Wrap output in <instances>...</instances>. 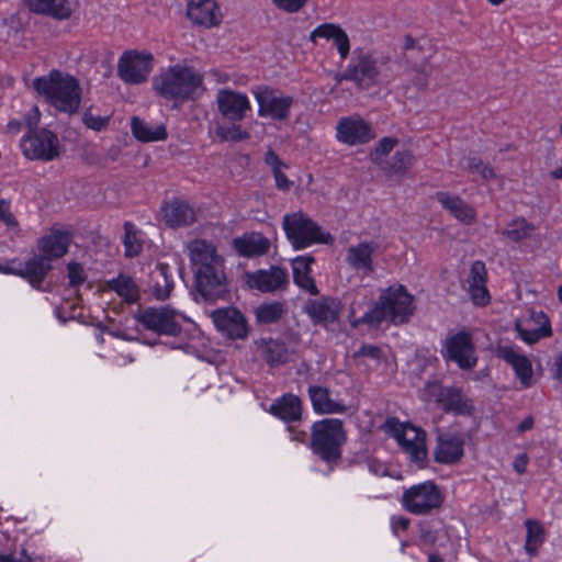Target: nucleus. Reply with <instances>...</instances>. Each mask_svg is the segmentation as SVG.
<instances>
[{"instance_id": "4d7b16f0", "label": "nucleus", "mask_w": 562, "mask_h": 562, "mask_svg": "<svg viewBox=\"0 0 562 562\" xmlns=\"http://www.w3.org/2000/svg\"><path fill=\"white\" fill-rule=\"evenodd\" d=\"M272 4L286 13H296L302 10L308 0H270Z\"/></svg>"}, {"instance_id": "79ce46f5", "label": "nucleus", "mask_w": 562, "mask_h": 562, "mask_svg": "<svg viewBox=\"0 0 562 562\" xmlns=\"http://www.w3.org/2000/svg\"><path fill=\"white\" fill-rule=\"evenodd\" d=\"M124 229L125 234L123 243L125 246V255L127 257H135L142 251L143 248V241L139 237V232L130 222L124 224Z\"/></svg>"}, {"instance_id": "ea45409f", "label": "nucleus", "mask_w": 562, "mask_h": 562, "mask_svg": "<svg viewBox=\"0 0 562 562\" xmlns=\"http://www.w3.org/2000/svg\"><path fill=\"white\" fill-rule=\"evenodd\" d=\"M535 231V226L528 223L524 217L513 218L501 234L510 241L518 243L528 238Z\"/></svg>"}, {"instance_id": "052dcab7", "label": "nucleus", "mask_w": 562, "mask_h": 562, "mask_svg": "<svg viewBox=\"0 0 562 562\" xmlns=\"http://www.w3.org/2000/svg\"><path fill=\"white\" fill-rule=\"evenodd\" d=\"M360 305H361V302H356V301H353L350 304L349 318L353 326H357L360 323H369L368 321H362L363 314L358 315Z\"/></svg>"}, {"instance_id": "412c9836", "label": "nucleus", "mask_w": 562, "mask_h": 562, "mask_svg": "<svg viewBox=\"0 0 562 562\" xmlns=\"http://www.w3.org/2000/svg\"><path fill=\"white\" fill-rule=\"evenodd\" d=\"M187 18L195 25L213 27L222 22L223 14L215 0H186Z\"/></svg>"}, {"instance_id": "13d9d810", "label": "nucleus", "mask_w": 562, "mask_h": 562, "mask_svg": "<svg viewBox=\"0 0 562 562\" xmlns=\"http://www.w3.org/2000/svg\"><path fill=\"white\" fill-rule=\"evenodd\" d=\"M416 90H424L428 85V75L420 68H414L408 74Z\"/></svg>"}, {"instance_id": "49530a36", "label": "nucleus", "mask_w": 562, "mask_h": 562, "mask_svg": "<svg viewBox=\"0 0 562 562\" xmlns=\"http://www.w3.org/2000/svg\"><path fill=\"white\" fill-rule=\"evenodd\" d=\"M157 273L159 277L162 278L164 283L160 284L159 282H156L154 286V295L158 300H166L169 297L172 288H173V281L169 279V267L166 263H159L157 266Z\"/></svg>"}, {"instance_id": "4468645a", "label": "nucleus", "mask_w": 562, "mask_h": 562, "mask_svg": "<svg viewBox=\"0 0 562 562\" xmlns=\"http://www.w3.org/2000/svg\"><path fill=\"white\" fill-rule=\"evenodd\" d=\"M375 137L372 126L360 115L341 117L337 122L336 138L338 142L356 146L370 142Z\"/></svg>"}, {"instance_id": "423d86ee", "label": "nucleus", "mask_w": 562, "mask_h": 562, "mask_svg": "<svg viewBox=\"0 0 562 562\" xmlns=\"http://www.w3.org/2000/svg\"><path fill=\"white\" fill-rule=\"evenodd\" d=\"M384 58H378L371 53L356 50L347 67L348 81L359 89H369L380 83L383 77Z\"/></svg>"}, {"instance_id": "774afa93", "label": "nucleus", "mask_w": 562, "mask_h": 562, "mask_svg": "<svg viewBox=\"0 0 562 562\" xmlns=\"http://www.w3.org/2000/svg\"><path fill=\"white\" fill-rule=\"evenodd\" d=\"M533 426V418L532 417H526L517 427V430L519 432H525L527 430H530Z\"/></svg>"}, {"instance_id": "680f3d73", "label": "nucleus", "mask_w": 562, "mask_h": 562, "mask_svg": "<svg viewBox=\"0 0 562 562\" xmlns=\"http://www.w3.org/2000/svg\"><path fill=\"white\" fill-rule=\"evenodd\" d=\"M265 160L266 164L271 167L272 172L285 167V165L280 160L279 156L273 150H269L266 154Z\"/></svg>"}, {"instance_id": "37998d69", "label": "nucleus", "mask_w": 562, "mask_h": 562, "mask_svg": "<svg viewBox=\"0 0 562 562\" xmlns=\"http://www.w3.org/2000/svg\"><path fill=\"white\" fill-rule=\"evenodd\" d=\"M415 158L409 150H398L394 154L386 172L390 175L405 173L414 165Z\"/></svg>"}, {"instance_id": "de8ad7c7", "label": "nucleus", "mask_w": 562, "mask_h": 562, "mask_svg": "<svg viewBox=\"0 0 562 562\" xmlns=\"http://www.w3.org/2000/svg\"><path fill=\"white\" fill-rule=\"evenodd\" d=\"M465 169L470 172L479 173L484 181H491L496 178V173L493 167L488 164H485L479 157H469L467 159Z\"/></svg>"}, {"instance_id": "1a4fd4ad", "label": "nucleus", "mask_w": 562, "mask_h": 562, "mask_svg": "<svg viewBox=\"0 0 562 562\" xmlns=\"http://www.w3.org/2000/svg\"><path fill=\"white\" fill-rule=\"evenodd\" d=\"M23 155L32 160L50 161L60 154L58 137L46 128L34 130L21 140Z\"/></svg>"}, {"instance_id": "0eeeda50", "label": "nucleus", "mask_w": 562, "mask_h": 562, "mask_svg": "<svg viewBox=\"0 0 562 562\" xmlns=\"http://www.w3.org/2000/svg\"><path fill=\"white\" fill-rule=\"evenodd\" d=\"M384 430L393 437L412 460L423 461L427 456L426 434L411 424L401 423L397 418H387Z\"/></svg>"}, {"instance_id": "5fc2aeb1", "label": "nucleus", "mask_w": 562, "mask_h": 562, "mask_svg": "<svg viewBox=\"0 0 562 562\" xmlns=\"http://www.w3.org/2000/svg\"><path fill=\"white\" fill-rule=\"evenodd\" d=\"M471 300L476 305H486L490 302V294L485 283L469 285Z\"/></svg>"}, {"instance_id": "58836bf2", "label": "nucleus", "mask_w": 562, "mask_h": 562, "mask_svg": "<svg viewBox=\"0 0 562 562\" xmlns=\"http://www.w3.org/2000/svg\"><path fill=\"white\" fill-rule=\"evenodd\" d=\"M106 285L127 302H135L138 299L137 285L134 280L126 274H120L117 278L108 281Z\"/></svg>"}, {"instance_id": "72a5a7b5", "label": "nucleus", "mask_w": 562, "mask_h": 562, "mask_svg": "<svg viewBox=\"0 0 562 562\" xmlns=\"http://www.w3.org/2000/svg\"><path fill=\"white\" fill-rule=\"evenodd\" d=\"M314 258L311 256H300L292 260L293 279L295 284L312 295L318 293L314 279L311 276V265Z\"/></svg>"}, {"instance_id": "f8f14e48", "label": "nucleus", "mask_w": 562, "mask_h": 562, "mask_svg": "<svg viewBox=\"0 0 562 562\" xmlns=\"http://www.w3.org/2000/svg\"><path fill=\"white\" fill-rule=\"evenodd\" d=\"M137 319L146 329L159 335L175 336L180 333L184 316L169 306H161L145 308Z\"/></svg>"}, {"instance_id": "69168bd1", "label": "nucleus", "mask_w": 562, "mask_h": 562, "mask_svg": "<svg viewBox=\"0 0 562 562\" xmlns=\"http://www.w3.org/2000/svg\"><path fill=\"white\" fill-rule=\"evenodd\" d=\"M527 464L528 458L526 454H519L513 463L514 469L518 474H524L526 472Z\"/></svg>"}, {"instance_id": "bf43d9fd", "label": "nucleus", "mask_w": 562, "mask_h": 562, "mask_svg": "<svg viewBox=\"0 0 562 562\" xmlns=\"http://www.w3.org/2000/svg\"><path fill=\"white\" fill-rule=\"evenodd\" d=\"M273 177L276 180V187L279 190L289 191L293 184V182L291 180H289L288 177L285 176V173L282 171V168L279 170H274Z\"/></svg>"}, {"instance_id": "a18cd8bd", "label": "nucleus", "mask_w": 562, "mask_h": 562, "mask_svg": "<svg viewBox=\"0 0 562 562\" xmlns=\"http://www.w3.org/2000/svg\"><path fill=\"white\" fill-rule=\"evenodd\" d=\"M215 134L222 142H239L246 140L250 137V134L243 130L239 124L218 125L216 127Z\"/></svg>"}, {"instance_id": "3c124183", "label": "nucleus", "mask_w": 562, "mask_h": 562, "mask_svg": "<svg viewBox=\"0 0 562 562\" xmlns=\"http://www.w3.org/2000/svg\"><path fill=\"white\" fill-rule=\"evenodd\" d=\"M110 119H111L110 115L102 116L99 114H94L91 111H86L82 115L83 124L88 128L95 131V132L105 130L109 126Z\"/></svg>"}, {"instance_id": "0e129e2a", "label": "nucleus", "mask_w": 562, "mask_h": 562, "mask_svg": "<svg viewBox=\"0 0 562 562\" xmlns=\"http://www.w3.org/2000/svg\"><path fill=\"white\" fill-rule=\"evenodd\" d=\"M391 521L394 531L406 530L409 525V519L404 516H394Z\"/></svg>"}, {"instance_id": "f03ea898", "label": "nucleus", "mask_w": 562, "mask_h": 562, "mask_svg": "<svg viewBox=\"0 0 562 562\" xmlns=\"http://www.w3.org/2000/svg\"><path fill=\"white\" fill-rule=\"evenodd\" d=\"M34 89L57 110L75 113L81 101L80 86L72 76L60 71H52L47 76L36 78Z\"/></svg>"}, {"instance_id": "4be33fe9", "label": "nucleus", "mask_w": 562, "mask_h": 562, "mask_svg": "<svg viewBox=\"0 0 562 562\" xmlns=\"http://www.w3.org/2000/svg\"><path fill=\"white\" fill-rule=\"evenodd\" d=\"M378 247V244L373 240L351 245L346 250V262L353 270L369 276L374 271L373 255Z\"/></svg>"}, {"instance_id": "b1692460", "label": "nucleus", "mask_w": 562, "mask_h": 562, "mask_svg": "<svg viewBox=\"0 0 562 562\" xmlns=\"http://www.w3.org/2000/svg\"><path fill=\"white\" fill-rule=\"evenodd\" d=\"M70 241L71 236L69 233L53 229L38 240L37 248L41 256L48 262H52L67 254Z\"/></svg>"}, {"instance_id": "a211bd4d", "label": "nucleus", "mask_w": 562, "mask_h": 562, "mask_svg": "<svg viewBox=\"0 0 562 562\" xmlns=\"http://www.w3.org/2000/svg\"><path fill=\"white\" fill-rule=\"evenodd\" d=\"M515 327L520 338L527 344H535L540 338L549 337L552 334L550 321L541 311H527L516 321Z\"/></svg>"}, {"instance_id": "39448f33", "label": "nucleus", "mask_w": 562, "mask_h": 562, "mask_svg": "<svg viewBox=\"0 0 562 562\" xmlns=\"http://www.w3.org/2000/svg\"><path fill=\"white\" fill-rule=\"evenodd\" d=\"M346 441L342 422L326 418L312 427L311 447L322 459L330 461L340 458V447Z\"/></svg>"}, {"instance_id": "2f4dec72", "label": "nucleus", "mask_w": 562, "mask_h": 562, "mask_svg": "<svg viewBox=\"0 0 562 562\" xmlns=\"http://www.w3.org/2000/svg\"><path fill=\"white\" fill-rule=\"evenodd\" d=\"M308 396L313 409L319 414H339L346 411V406L340 401L331 397L327 387L311 385Z\"/></svg>"}, {"instance_id": "ddd939ff", "label": "nucleus", "mask_w": 562, "mask_h": 562, "mask_svg": "<svg viewBox=\"0 0 562 562\" xmlns=\"http://www.w3.org/2000/svg\"><path fill=\"white\" fill-rule=\"evenodd\" d=\"M425 395L435 398L446 412L464 415L473 409L472 401L457 387H442L437 382H430L425 387Z\"/></svg>"}, {"instance_id": "7c9ffc66", "label": "nucleus", "mask_w": 562, "mask_h": 562, "mask_svg": "<svg viewBox=\"0 0 562 562\" xmlns=\"http://www.w3.org/2000/svg\"><path fill=\"white\" fill-rule=\"evenodd\" d=\"M436 199L441 204V206L458 221L464 224H472L475 222V211L461 198L451 195L447 192H438L436 194Z\"/></svg>"}, {"instance_id": "c03bdc74", "label": "nucleus", "mask_w": 562, "mask_h": 562, "mask_svg": "<svg viewBox=\"0 0 562 562\" xmlns=\"http://www.w3.org/2000/svg\"><path fill=\"white\" fill-rule=\"evenodd\" d=\"M527 537L526 550L529 553H535L544 540V532L541 525L533 520L526 521Z\"/></svg>"}, {"instance_id": "cd10ccee", "label": "nucleus", "mask_w": 562, "mask_h": 562, "mask_svg": "<svg viewBox=\"0 0 562 562\" xmlns=\"http://www.w3.org/2000/svg\"><path fill=\"white\" fill-rule=\"evenodd\" d=\"M189 257L196 270L223 266V259L216 254L213 245L205 240L196 239L188 245Z\"/></svg>"}, {"instance_id": "338daca9", "label": "nucleus", "mask_w": 562, "mask_h": 562, "mask_svg": "<svg viewBox=\"0 0 562 562\" xmlns=\"http://www.w3.org/2000/svg\"><path fill=\"white\" fill-rule=\"evenodd\" d=\"M289 431L291 432L292 440L304 442L307 438V434L305 431H300L294 429V427H289Z\"/></svg>"}, {"instance_id": "864d4df0", "label": "nucleus", "mask_w": 562, "mask_h": 562, "mask_svg": "<svg viewBox=\"0 0 562 562\" xmlns=\"http://www.w3.org/2000/svg\"><path fill=\"white\" fill-rule=\"evenodd\" d=\"M486 268L482 261H474L470 269L469 285L486 283Z\"/></svg>"}, {"instance_id": "8fccbe9b", "label": "nucleus", "mask_w": 562, "mask_h": 562, "mask_svg": "<svg viewBox=\"0 0 562 562\" xmlns=\"http://www.w3.org/2000/svg\"><path fill=\"white\" fill-rule=\"evenodd\" d=\"M356 358H363V363L368 367L371 366L370 361L373 366H378L383 359V353L381 349L376 346H362L356 353Z\"/></svg>"}, {"instance_id": "20e7f679", "label": "nucleus", "mask_w": 562, "mask_h": 562, "mask_svg": "<svg viewBox=\"0 0 562 562\" xmlns=\"http://www.w3.org/2000/svg\"><path fill=\"white\" fill-rule=\"evenodd\" d=\"M282 226L286 238L296 250L307 248L314 244H328L331 241L330 234L323 232L317 223L301 211L285 214L282 220Z\"/></svg>"}, {"instance_id": "dca6fc26", "label": "nucleus", "mask_w": 562, "mask_h": 562, "mask_svg": "<svg viewBox=\"0 0 562 562\" xmlns=\"http://www.w3.org/2000/svg\"><path fill=\"white\" fill-rule=\"evenodd\" d=\"M195 285L204 301L214 302L223 297L227 292L223 266L196 270Z\"/></svg>"}, {"instance_id": "9b49d317", "label": "nucleus", "mask_w": 562, "mask_h": 562, "mask_svg": "<svg viewBox=\"0 0 562 562\" xmlns=\"http://www.w3.org/2000/svg\"><path fill=\"white\" fill-rule=\"evenodd\" d=\"M255 99L258 103V115L273 121H286L290 117V111L294 100L290 95H284L280 91L261 86L254 90Z\"/></svg>"}, {"instance_id": "09e8293b", "label": "nucleus", "mask_w": 562, "mask_h": 562, "mask_svg": "<svg viewBox=\"0 0 562 562\" xmlns=\"http://www.w3.org/2000/svg\"><path fill=\"white\" fill-rule=\"evenodd\" d=\"M396 144L397 139L394 137H384L380 139L376 147L370 154L371 160L376 165H381L383 157L389 155Z\"/></svg>"}, {"instance_id": "bb28decb", "label": "nucleus", "mask_w": 562, "mask_h": 562, "mask_svg": "<svg viewBox=\"0 0 562 562\" xmlns=\"http://www.w3.org/2000/svg\"><path fill=\"white\" fill-rule=\"evenodd\" d=\"M161 211L165 223L172 228L188 226L196 221L193 207L182 200H172L165 203Z\"/></svg>"}, {"instance_id": "4c0bfd02", "label": "nucleus", "mask_w": 562, "mask_h": 562, "mask_svg": "<svg viewBox=\"0 0 562 562\" xmlns=\"http://www.w3.org/2000/svg\"><path fill=\"white\" fill-rule=\"evenodd\" d=\"M131 128L134 137L143 143L162 140L167 137L164 125H151L136 116L132 119Z\"/></svg>"}, {"instance_id": "f257e3e1", "label": "nucleus", "mask_w": 562, "mask_h": 562, "mask_svg": "<svg viewBox=\"0 0 562 562\" xmlns=\"http://www.w3.org/2000/svg\"><path fill=\"white\" fill-rule=\"evenodd\" d=\"M153 89L164 99L183 102L203 90V76L192 67L170 66L153 78Z\"/></svg>"}, {"instance_id": "c9c22d12", "label": "nucleus", "mask_w": 562, "mask_h": 562, "mask_svg": "<svg viewBox=\"0 0 562 562\" xmlns=\"http://www.w3.org/2000/svg\"><path fill=\"white\" fill-rule=\"evenodd\" d=\"M270 413L284 422L299 420L302 415V402L295 395H284L270 406Z\"/></svg>"}, {"instance_id": "603ef678", "label": "nucleus", "mask_w": 562, "mask_h": 562, "mask_svg": "<svg viewBox=\"0 0 562 562\" xmlns=\"http://www.w3.org/2000/svg\"><path fill=\"white\" fill-rule=\"evenodd\" d=\"M0 221L15 233L19 232V222L10 211V202L3 199L0 200Z\"/></svg>"}, {"instance_id": "c85d7f7f", "label": "nucleus", "mask_w": 562, "mask_h": 562, "mask_svg": "<svg viewBox=\"0 0 562 562\" xmlns=\"http://www.w3.org/2000/svg\"><path fill=\"white\" fill-rule=\"evenodd\" d=\"M30 11L50 16L55 20H67L72 14L69 0H23Z\"/></svg>"}, {"instance_id": "e2e57ef3", "label": "nucleus", "mask_w": 562, "mask_h": 562, "mask_svg": "<svg viewBox=\"0 0 562 562\" xmlns=\"http://www.w3.org/2000/svg\"><path fill=\"white\" fill-rule=\"evenodd\" d=\"M41 117L40 110L37 106H32L29 114L25 116V124L29 127H33L38 124Z\"/></svg>"}, {"instance_id": "5701e85b", "label": "nucleus", "mask_w": 562, "mask_h": 562, "mask_svg": "<svg viewBox=\"0 0 562 562\" xmlns=\"http://www.w3.org/2000/svg\"><path fill=\"white\" fill-rule=\"evenodd\" d=\"M496 355L514 369L522 387L526 389L531 385L533 371L531 361L527 356L510 346H499L496 350Z\"/></svg>"}, {"instance_id": "f704fd0d", "label": "nucleus", "mask_w": 562, "mask_h": 562, "mask_svg": "<svg viewBox=\"0 0 562 562\" xmlns=\"http://www.w3.org/2000/svg\"><path fill=\"white\" fill-rule=\"evenodd\" d=\"M237 251L246 257L262 256L268 252L270 241L260 233L245 234L234 239Z\"/></svg>"}, {"instance_id": "aec40b11", "label": "nucleus", "mask_w": 562, "mask_h": 562, "mask_svg": "<svg viewBox=\"0 0 562 562\" xmlns=\"http://www.w3.org/2000/svg\"><path fill=\"white\" fill-rule=\"evenodd\" d=\"M246 283L249 288L263 293L276 292L288 283V273L285 269L272 266L269 269L247 273Z\"/></svg>"}, {"instance_id": "6e6d98bb", "label": "nucleus", "mask_w": 562, "mask_h": 562, "mask_svg": "<svg viewBox=\"0 0 562 562\" xmlns=\"http://www.w3.org/2000/svg\"><path fill=\"white\" fill-rule=\"evenodd\" d=\"M70 286L81 285L86 281V273L81 265L70 262L67 266Z\"/></svg>"}, {"instance_id": "2eb2a0df", "label": "nucleus", "mask_w": 562, "mask_h": 562, "mask_svg": "<svg viewBox=\"0 0 562 562\" xmlns=\"http://www.w3.org/2000/svg\"><path fill=\"white\" fill-rule=\"evenodd\" d=\"M443 357L457 362L463 370L472 369L476 364V357L471 335L464 330L449 335L445 342Z\"/></svg>"}, {"instance_id": "473e14b6", "label": "nucleus", "mask_w": 562, "mask_h": 562, "mask_svg": "<svg viewBox=\"0 0 562 562\" xmlns=\"http://www.w3.org/2000/svg\"><path fill=\"white\" fill-rule=\"evenodd\" d=\"M257 352L270 366L283 364L289 359V349L283 341L260 339L256 341Z\"/></svg>"}, {"instance_id": "a878e982", "label": "nucleus", "mask_w": 562, "mask_h": 562, "mask_svg": "<svg viewBox=\"0 0 562 562\" xmlns=\"http://www.w3.org/2000/svg\"><path fill=\"white\" fill-rule=\"evenodd\" d=\"M342 305L338 299L321 297L312 300L306 304V313L314 323L325 324L333 323L338 319Z\"/></svg>"}, {"instance_id": "393cba45", "label": "nucleus", "mask_w": 562, "mask_h": 562, "mask_svg": "<svg viewBox=\"0 0 562 562\" xmlns=\"http://www.w3.org/2000/svg\"><path fill=\"white\" fill-rule=\"evenodd\" d=\"M310 40L314 45H317L319 40L333 41L341 59H346L349 55V37L337 24L324 23L318 25L311 32Z\"/></svg>"}, {"instance_id": "a19ab883", "label": "nucleus", "mask_w": 562, "mask_h": 562, "mask_svg": "<svg viewBox=\"0 0 562 562\" xmlns=\"http://www.w3.org/2000/svg\"><path fill=\"white\" fill-rule=\"evenodd\" d=\"M284 314V306L280 302L261 304L256 308L257 321L261 324H271L279 321Z\"/></svg>"}, {"instance_id": "9d476101", "label": "nucleus", "mask_w": 562, "mask_h": 562, "mask_svg": "<svg viewBox=\"0 0 562 562\" xmlns=\"http://www.w3.org/2000/svg\"><path fill=\"white\" fill-rule=\"evenodd\" d=\"M154 68V56L149 52L128 50L117 61V76L128 85L147 81Z\"/></svg>"}, {"instance_id": "6ab92c4d", "label": "nucleus", "mask_w": 562, "mask_h": 562, "mask_svg": "<svg viewBox=\"0 0 562 562\" xmlns=\"http://www.w3.org/2000/svg\"><path fill=\"white\" fill-rule=\"evenodd\" d=\"M216 328L232 339H243L248 334L247 323L243 314L234 308H218L212 313Z\"/></svg>"}, {"instance_id": "f3484780", "label": "nucleus", "mask_w": 562, "mask_h": 562, "mask_svg": "<svg viewBox=\"0 0 562 562\" xmlns=\"http://www.w3.org/2000/svg\"><path fill=\"white\" fill-rule=\"evenodd\" d=\"M216 105L221 115L231 122L243 121L251 109L248 97L232 89L217 91Z\"/></svg>"}, {"instance_id": "6e6552de", "label": "nucleus", "mask_w": 562, "mask_h": 562, "mask_svg": "<svg viewBox=\"0 0 562 562\" xmlns=\"http://www.w3.org/2000/svg\"><path fill=\"white\" fill-rule=\"evenodd\" d=\"M442 503L443 495L432 481L413 485L402 495L403 507L414 515H427L438 509Z\"/></svg>"}, {"instance_id": "c756f323", "label": "nucleus", "mask_w": 562, "mask_h": 562, "mask_svg": "<svg viewBox=\"0 0 562 562\" xmlns=\"http://www.w3.org/2000/svg\"><path fill=\"white\" fill-rule=\"evenodd\" d=\"M463 456V440L453 434H441L438 436V445L435 458L440 463H453Z\"/></svg>"}, {"instance_id": "7ed1b4c3", "label": "nucleus", "mask_w": 562, "mask_h": 562, "mask_svg": "<svg viewBox=\"0 0 562 562\" xmlns=\"http://www.w3.org/2000/svg\"><path fill=\"white\" fill-rule=\"evenodd\" d=\"M414 300L404 285L394 284L383 290L375 306L363 313L362 321L379 324L390 321L393 324L408 322L414 313Z\"/></svg>"}, {"instance_id": "e433bc0d", "label": "nucleus", "mask_w": 562, "mask_h": 562, "mask_svg": "<svg viewBox=\"0 0 562 562\" xmlns=\"http://www.w3.org/2000/svg\"><path fill=\"white\" fill-rule=\"evenodd\" d=\"M50 269V262L40 256L27 260L24 268L20 269L16 274L25 278L32 286L40 288Z\"/></svg>"}]
</instances>
